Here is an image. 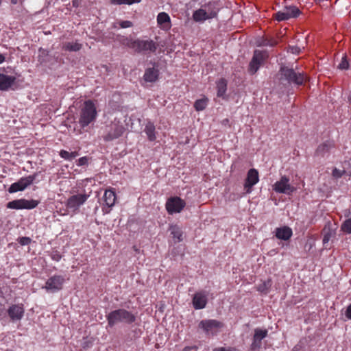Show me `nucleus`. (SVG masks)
Returning <instances> with one entry per match:
<instances>
[{
    "mask_svg": "<svg viewBox=\"0 0 351 351\" xmlns=\"http://www.w3.org/2000/svg\"><path fill=\"white\" fill-rule=\"evenodd\" d=\"M97 110L91 100H87L80 110L79 124L84 128L94 121L97 117Z\"/></svg>",
    "mask_w": 351,
    "mask_h": 351,
    "instance_id": "nucleus-1",
    "label": "nucleus"
},
{
    "mask_svg": "<svg viewBox=\"0 0 351 351\" xmlns=\"http://www.w3.org/2000/svg\"><path fill=\"white\" fill-rule=\"evenodd\" d=\"M107 320L110 326H113L119 322L132 324L136 320V317L131 312L123 308L111 311L107 315Z\"/></svg>",
    "mask_w": 351,
    "mask_h": 351,
    "instance_id": "nucleus-2",
    "label": "nucleus"
},
{
    "mask_svg": "<svg viewBox=\"0 0 351 351\" xmlns=\"http://www.w3.org/2000/svg\"><path fill=\"white\" fill-rule=\"evenodd\" d=\"M279 73L281 75V80H286L289 84L295 85H302L305 80V77L302 73L295 71L293 68L282 65Z\"/></svg>",
    "mask_w": 351,
    "mask_h": 351,
    "instance_id": "nucleus-3",
    "label": "nucleus"
},
{
    "mask_svg": "<svg viewBox=\"0 0 351 351\" xmlns=\"http://www.w3.org/2000/svg\"><path fill=\"white\" fill-rule=\"evenodd\" d=\"M124 131L125 128L119 121H114L106 127V134L103 135V138L106 142L112 141L120 137Z\"/></svg>",
    "mask_w": 351,
    "mask_h": 351,
    "instance_id": "nucleus-4",
    "label": "nucleus"
},
{
    "mask_svg": "<svg viewBox=\"0 0 351 351\" xmlns=\"http://www.w3.org/2000/svg\"><path fill=\"white\" fill-rule=\"evenodd\" d=\"M223 326V323L216 319H203L199 324V328L211 335H217Z\"/></svg>",
    "mask_w": 351,
    "mask_h": 351,
    "instance_id": "nucleus-5",
    "label": "nucleus"
},
{
    "mask_svg": "<svg viewBox=\"0 0 351 351\" xmlns=\"http://www.w3.org/2000/svg\"><path fill=\"white\" fill-rule=\"evenodd\" d=\"M88 197L89 195L86 193L71 195L66 202V207L69 210L75 213L86 202Z\"/></svg>",
    "mask_w": 351,
    "mask_h": 351,
    "instance_id": "nucleus-6",
    "label": "nucleus"
},
{
    "mask_svg": "<svg viewBox=\"0 0 351 351\" xmlns=\"http://www.w3.org/2000/svg\"><path fill=\"white\" fill-rule=\"evenodd\" d=\"M36 176V174H33L20 178L17 182L12 184L10 186L8 191L10 193H14L19 191H24L34 182Z\"/></svg>",
    "mask_w": 351,
    "mask_h": 351,
    "instance_id": "nucleus-7",
    "label": "nucleus"
},
{
    "mask_svg": "<svg viewBox=\"0 0 351 351\" xmlns=\"http://www.w3.org/2000/svg\"><path fill=\"white\" fill-rule=\"evenodd\" d=\"M267 57L268 54L266 51L255 50L249 64V73L252 75L256 73Z\"/></svg>",
    "mask_w": 351,
    "mask_h": 351,
    "instance_id": "nucleus-8",
    "label": "nucleus"
},
{
    "mask_svg": "<svg viewBox=\"0 0 351 351\" xmlns=\"http://www.w3.org/2000/svg\"><path fill=\"white\" fill-rule=\"evenodd\" d=\"M64 282L65 279L62 276L54 275L47 279L44 288L48 293H56L62 289Z\"/></svg>",
    "mask_w": 351,
    "mask_h": 351,
    "instance_id": "nucleus-9",
    "label": "nucleus"
},
{
    "mask_svg": "<svg viewBox=\"0 0 351 351\" xmlns=\"http://www.w3.org/2000/svg\"><path fill=\"white\" fill-rule=\"evenodd\" d=\"M300 14V10L295 5L285 6L282 10L274 14V17L278 21L296 18Z\"/></svg>",
    "mask_w": 351,
    "mask_h": 351,
    "instance_id": "nucleus-10",
    "label": "nucleus"
},
{
    "mask_svg": "<svg viewBox=\"0 0 351 351\" xmlns=\"http://www.w3.org/2000/svg\"><path fill=\"white\" fill-rule=\"evenodd\" d=\"M38 204V202L34 199H15L11 202H9L7 204V208L10 209H33L36 208Z\"/></svg>",
    "mask_w": 351,
    "mask_h": 351,
    "instance_id": "nucleus-11",
    "label": "nucleus"
},
{
    "mask_svg": "<svg viewBox=\"0 0 351 351\" xmlns=\"http://www.w3.org/2000/svg\"><path fill=\"white\" fill-rule=\"evenodd\" d=\"M273 189L276 193L291 194L295 191V188L289 184V179L284 176L274 184Z\"/></svg>",
    "mask_w": 351,
    "mask_h": 351,
    "instance_id": "nucleus-12",
    "label": "nucleus"
},
{
    "mask_svg": "<svg viewBox=\"0 0 351 351\" xmlns=\"http://www.w3.org/2000/svg\"><path fill=\"white\" fill-rule=\"evenodd\" d=\"M185 202L178 197H173L166 202V208L169 214L179 213L184 208Z\"/></svg>",
    "mask_w": 351,
    "mask_h": 351,
    "instance_id": "nucleus-13",
    "label": "nucleus"
},
{
    "mask_svg": "<svg viewBox=\"0 0 351 351\" xmlns=\"http://www.w3.org/2000/svg\"><path fill=\"white\" fill-rule=\"evenodd\" d=\"M102 210L104 213H109L111 208L114 206L116 201V194L113 189H107L105 191L103 196Z\"/></svg>",
    "mask_w": 351,
    "mask_h": 351,
    "instance_id": "nucleus-14",
    "label": "nucleus"
},
{
    "mask_svg": "<svg viewBox=\"0 0 351 351\" xmlns=\"http://www.w3.org/2000/svg\"><path fill=\"white\" fill-rule=\"evenodd\" d=\"M258 172L255 169H250L247 174V178L244 183V189L246 193L252 192V188L258 182Z\"/></svg>",
    "mask_w": 351,
    "mask_h": 351,
    "instance_id": "nucleus-15",
    "label": "nucleus"
},
{
    "mask_svg": "<svg viewBox=\"0 0 351 351\" xmlns=\"http://www.w3.org/2000/svg\"><path fill=\"white\" fill-rule=\"evenodd\" d=\"M152 64V67H148L145 69L143 75V80L147 82L154 83L158 80L160 71L158 69V64L157 63L154 62Z\"/></svg>",
    "mask_w": 351,
    "mask_h": 351,
    "instance_id": "nucleus-16",
    "label": "nucleus"
},
{
    "mask_svg": "<svg viewBox=\"0 0 351 351\" xmlns=\"http://www.w3.org/2000/svg\"><path fill=\"white\" fill-rule=\"evenodd\" d=\"M23 304H12L8 309V314L12 322L20 321L24 316Z\"/></svg>",
    "mask_w": 351,
    "mask_h": 351,
    "instance_id": "nucleus-17",
    "label": "nucleus"
},
{
    "mask_svg": "<svg viewBox=\"0 0 351 351\" xmlns=\"http://www.w3.org/2000/svg\"><path fill=\"white\" fill-rule=\"evenodd\" d=\"M1 71H4V69H0V90H7L16 81V77L5 75Z\"/></svg>",
    "mask_w": 351,
    "mask_h": 351,
    "instance_id": "nucleus-18",
    "label": "nucleus"
},
{
    "mask_svg": "<svg viewBox=\"0 0 351 351\" xmlns=\"http://www.w3.org/2000/svg\"><path fill=\"white\" fill-rule=\"evenodd\" d=\"M336 234V228L335 224H332L330 221L327 222L322 230L323 244L325 245L329 242L331 238Z\"/></svg>",
    "mask_w": 351,
    "mask_h": 351,
    "instance_id": "nucleus-19",
    "label": "nucleus"
},
{
    "mask_svg": "<svg viewBox=\"0 0 351 351\" xmlns=\"http://www.w3.org/2000/svg\"><path fill=\"white\" fill-rule=\"evenodd\" d=\"M267 335V330H262L259 328H256L254 330V335L253 337V341L251 345L252 350H256L261 348V341L266 337Z\"/></svg>",
    "mask_w": 351,
    "mask_h": 351,
    "instance_id": "nucleus-20",
    "label": "nucleus"
},
{
    "mask_svg": "<svg viewBox=\"0 0 351 351\" xmlns=\"http://www.w3.org/2000/svg\"><path fill=\"white\" fill-rule=\"evenodd\" d=\"M207 303V295L202 291L196 293L193 298V305L195 309L204 308Z\"/></svg>",
    "mask_w": 351,
    "mask_h": 351,
    "instance_id": "nucleus-21",
    "label": "nucleus"
},
{
    "mask_svg": "<svg viewBox=\"0 0 351 351\" xmlns=\"http://www.w3.org/2000/svg\"><path fill=\"white\" fill-rule=\"evenodd\" d=\"M206 14L210 19L214 18L217 16V12L219 10V6L217 2H209L202 6Z\"/></svg>",
    "mask_w": 351,
    "mask_h": 351,
    "instance_id": "nucleus-22",
    "label": "nucleus"
},
{
    "mask_svg": "<svg viewBox=\"0 0 351 351\" xmlns=\"http://www.w3.org/2000/svg\"><path fill=\"white\" fill-rule=\"evenodd\" d=\"M292 236V230L287 226L277 228L276 229V237L281 240H289Z\"/></svg>",
    "mask_w": 351,
    "mask_h": 351,
    "instance_id": "nucleus-23",
    "label": "nucleus"
},
{
    "mask_svg": "<svg viewBox=\"0 0 351 351\" xmlns=\"http://www.w3.org/2000/svg\"><path fill=\"white\" fill-rule=\"evenodd\" d=\"M155 125L152 122H148L145 127L144 132L146 134L147 138L150 141H154L156 139Z\"/></svg>",
    "mask_w": 351,
    "mask_h": 351,
    "instance_id": "nucleus-24",
    "label": "nucleus"
},
{
    "mask_svg": "<svg viewBox=\"0 0 351 351\" xmlns=\"http://www.w3.org/2000/svg\"><path fill=\"white\" fill-rule=\"evenodd\" d=\"M334 147V144L331 141H326L321 144L317 149L316 153L317 155L324 156L326 154Z\"/></svg>",
    "mask_w": 351,
    "mask_h": 351,
    "instance_id": "nucleus-25",
    "label": "nucleus"
},
{
    "mask_svg": "<svg viewBox=\"0 0 351 351\" xmlns=\"http://www.w3.org/2000/svg\"><path fill=\"white\" fill-rule=\"evenodd\" d=\"M217 95L219 97L224 98L227 90V81L221 78L217 82Z\"/></svg>",
    "mask_w": 351,
    "mask_h": 351,
    "instance_id": "nucleus-26",
    "label": "nucleus"
},
{
    "mask_svg": "<svg viewBox=\"0 0 351 351\" xmlns=\"http://www.w3.org/2000/svg\"><path fill=\"white\" fill-rule=\"evenodd\" d=\"M193 18L194 21L197 22L204 21L207 19H210L202 7L194 12Z\"/></svg>",
    "mask_w": 351,
    "mask_h": 351,
    "instance_id": "nucleus-27",
    "label": "nucleus"
},
{
    "mask_svg": "<svg viewBox=\"0 0 351 351\" xmlns=\"http://www.w3.org/2000/svg\"><path fill=\"white\" fill-rule=\"evenodd\" d=\"M169 230L175 242L177 243L182 241V232L178 226H171Z\"/></svg>",
    "mask_w": 351,
    "mask_h": 351,
    "instance_id": "nucleus-28",
    "label": "nucleus"
},
{
    "mask_svg": "<svg viewBox=\"0 0 351 351\" xmlns=\"http://www.w3.org/2000/svg\"><path fill=\"white\" fill-rule=\"evenodd\" d=\"M157 21L158 24L163 25L165 27H167L169 25L170 17L167 13L160 12L157 16Z\"/></svg>",
    "mask_w": 351,
    "mask_h": 351,
    "instance_id": "nucleus-29",
    "label": "nucleus"
},
{
    "mask_svg": "<svg viewBox=\"0 0 351 351\" xmlns=\"http://www.w3.org/2000/svg\"><path fill=\"white\" fill-rule=\"evenodd\" d=\"M208 104V99L206 97H204L200 99H197L195 104L194 107L197 111H201L204 110Z\"/></svg>",
    "mask_w": 351,
    "mask_h": 351,
    "instance_id": "nucleus-30",
    "label": "nucleus"
},
{
    "mask_svg": "<svg viewBox=\"0 0 351 351\" xmlns=\"http://www.w3.org/2000/svg\"><path fill=\"white\" fill-rule=\"evenodd\" d=\"M60 156L67 160H72L73 158L78 156L77 152H69L66 150H61L60 152Z\"/></svg>",
    "mask_w": 351,
    "mask_h": 351,
    "instance_id": "nucleus-31",
    "label": "nucleus"
},
{
    "mask_svg": "<svg viewBox=\"0 0 351 351\" xmlns=\"http://www.w3.org/2000/svg\"><path fill=\"white\" fill-rule=\"evenodd\" d=\"M134 47H136L135 48V51H137V52H142L143 51H147V50H149L150 51H152V52H154L156 49V45H133Z\"/></svg>",
    "mask_w": 351,
    "mask_h": 351,
    "instance_id": "nucleus-32",
    "label": "nucleus"
},
{
    "mask_svg": "<svg viewBox=\"0 0 351 351\" xmlns=\"http://www.w3.org/2000/svg\"><path fill=\"white\" fill-rule=\"evenodd\" d=\"M271 285V281L270 280L265 281L263 283L261 284L258 286V291L266 294L268 293Z\"/></svg>",
    "mask_w": 351,
    "mask_h": 351,
    "instance_id": "nucleus-33",
    "label": "nucleus"
},
{
    "mask_svg": "<svg viewBox=\"0 0 351 351\" xmlns=\"http://www.w3.org/2000/svg\"><path fill=\"white\" fill-rule=\"evenodd\" d=\"M141 0H110L112 4L115 5H121V4H128L131 5L133 3H138Z\"/></svg>",
    "mask_w": 351,
    "mask_h": 351,
    "instance_id": "nucleus-34",
    "label": "nucleus"
},
{
    "mask_svg": "<svg viewBox=\"0 0 351 351\" xmlns=\"http://www.w3.org/2000/svg\"><path fill=\"white\" fill-rule=\"evenodd\" d=\"M341 229L346 233L351 234V218L346 219L341 224Z\"/></svg>",
    "mask_w": 351,
    "mask_h": 351,
    "instance_id": "nucleus-35",
    "label": "nucleus"
},
{
    "mask_svg": "<svg viewBox=\"0 0 351 351\" xmlns=\"http://www.w3.org/2000/svg\"><path fill=\"white\" fill-rule=\"evenodd\" d=\"M338 68L339 69H341V70H346L349 68V64H348V62L346 59V56H343L342 57V60H341V62L339 63V64L338 65Z\"/></svg>",
    "mask_w": 351,
    "mask_h": 351,
    "instance_id": "nucleus-36",
    "label": "nucleus"
},
{
    "mask_svg": "<svg viewBox=\"0 0 351 351\" xmlns=\"http://www.w3.org/2000/svg\"><path fill=\"white\" fill-rule=\"evenodd\" d=\"M31 239L29 237H23L19 239V243L21 245H27L30 243Z\"/></svg>",
    "mask_w": 351,
    "mask_h": 351,
    "instance_id": "nucleus-37",
    "label": "nucleus"
},
{
    "mask_svg": "<svg viewBox=\"0 0 351 351\" xmlns=\"http://www.w3.org/2000/svg\"><path fill=\"white\" fill-rule=\"evenodd\" d=\"M287 51L291 53H299L300 49L297 45H289Z\"/></svg>",
    "mask_w": 351,
    "mask_h": 351,
    "instance_id": "nucleus-38",
    "label": "nucleus"
},
{
    "mask_svg": "<svg viewBox=\"0 0 351 351\" xmlns=\"http://www.w3.org/2000/svg\"><path fill=\"white\" fill-rule=\"evenodd\" d=\"M293 351H306V348L304 343L302 341H300L294 346Z\"/></svg>",
    "mask_w": 351,
    "mask_h": 351,
    "instance_id": "nucleus-39",
    "label": "nucleus"
},
{
    "mask_svg": "<svg viewBox=\"0 0 351 351\" xmlns=\"http://www.w3.org/2000/svg\"><path fill=\"white\" fill-rule=\"evenodd\" d=\"M120 27L128 28L132 26V23L130 21H123L119 23Z\"/></svg>",
    "mask_w": 351,
    "mask_h": 351,
    "instance_id": "nucleus-40",
    "label": "nucleus"
},
{
    "mask_svg": "<svg viewBox=\"0 0 351 351\" xmlns=\"http://www.w3.org/2000/svg\"><path fill=\"white\" fill-rule=\"evenodd\" d=\"M343 173H344V171H341L337 168H335L332 170V176L336 178H339L342 176Z\"/></svg>",
    "mask_w": 351,
    "mask_h": 351,
    "instance_id": "nucleus-41",
    "label": "nucleus"
},
{
    "mask_svg": "<svg viewBox=\"0 0 351 351\" xmlns=\"http://www.w3.org/2000/svg\"><path fill=\"white\" fill-rule=\"evenodd\" d=\"M65 47V50L70 51H77L80 49V45H66Z\"/></svg>",
    "mask_w": 351,
    "mask_h": 351,
    "instance_id": "nucleus-42",
    "label": "nucleus"
},
{
    "mask_svg": "<svg viewBox=\"0 0 351 351\" xmlns=\"http://www.w3.org/2000/svg\"><path fill=\"white\" fill-rule=\"evenodd\" d=\"M88 158L86 156L82 157L78 159L77 165L78 166H84L88 164Z\"/></svg>",
    "mask_w": 351,
    "mask_h": 351,
    "instance_id": "nucleus-43",
    "label": "nucleus"
},
{
    "mask_svg": "<svg viewBox=\"0 0 351 351\" xmlns=\"http://www.w3.org/2000/svg\"><path fill=\"white\" fill-rule=\"evenodd\" d=\"M213 351H237L234 348L230 347H219L215 348Z\"/></svg>",
    "mask_w": 351,
    "mask_h": 351,
    "instance_id": "nucleus-44",
    "label": "nucleus"
},
{
    "mask_svg": "<svg viewBox=\"0 0 351 351\" xmlns=\"http://www.w3.org/2000/svg\"><path fill=\"white\" fill-rule=\"evenodd\" d=\"M241 38H242L239 34H232V38L230 40V41L232 42V43H237V40L238 39V40L240 41L239 44H241L242 42V41H241Z\"/></svg>",
    "mask_w": 351,
    "mask_h": 351,
    "instance_id": "nucleus-45",
    "label": "nucleus"
},
{
    "mask_svg": "<svg viewBox=\"0 0 351 351\" xmlns=\"http://www.w3.org/2000/svg\"><path fill=\"white\" fill-rule=\"evenodd\" d=\"M51 257L53 260L59 261L61 259L62 256L58 252H53Z\"/></svg>",
    "mask_w": 351,
    "mask_h": 351,
    "instance_id": "nucleus-46",
    "label": "nucleus"
},
{
    "mask_svg": "<svg viewBox=\"0 0 351 351\" xmlns=\"http://www.w3.org/2000/svg\"><path fill=\"white\" fill-rule=\"evenodd\" d=\"M345 315L348 319H351V304L348 306Z\"/></svg>",
    "mask_w": 351,
    "mask_h": 351,
    "instance_id": "nucleus-47",
    "label": "nucleus"
},
{
    "mask_svg": "<svg viewBox=\"0 0 351 351\" xmlns=\"http://www.w3.org/2000/svg\"><path fill=\"white\" fill-rule=\"evenodd\" d=\"M5 60V57L0 53V64L2 63Z\"/></svg>",
    "mask_w": 351,
    "mask_h": 351,
    "instance_id": "nucleus-48",
    "label": "nucleus"
},
{
    "mask_svg": "<svg viewBox=\"0 0 351 351\" xmlns=\"http://www.w3.org/2000/svg\"><path fill=\"white\" fill-rule=\"evenodd\" d=\"M228 122H229V120L228 119H226L223 120V123L224 125L228 123Z\"/></svg>",
    "mask_w": 351,
    "mask_h": 351,
    "instance_id": "nucleus-49",
    "label": "nucleus"
},
{
    "mask_svg": "<svg viewBox=\"0 0 351 351\" xmlns=\"http://www.w3.org/2000/svg\"><path fill=\"white\" fill-rule=\"evenodd\" d=\"M12 2L15 4L16 3V0H12Z\"/></svg>",
    "mask_w": 351,
    "mask_h": 351,
    "instance_id": "nucleus-50",
    "label": "nucleus"
},
{
    "mask_svg": "<svg viewBox=\"0 0 351 351\" xmlns=\"http://www.w3.org/2000/svg\"><path fill=\"white\" fill-rule=\"evenodd\" d=\"M322 0H315V1H318V2H320L322 1Z\"/></svg>",
    "mask_w": 351,
    "mask_h": 351,
    "instance_id": "nucleus-51",
    "label": "nucleus"
}]
</instances>
